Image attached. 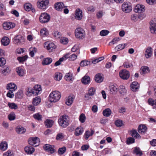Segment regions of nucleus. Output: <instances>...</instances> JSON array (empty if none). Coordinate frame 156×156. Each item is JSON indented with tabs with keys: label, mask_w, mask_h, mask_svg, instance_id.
<instances>
[{
	"label": "nucleus",
	"mask_w": 156,
	"mask_h": 156,
	"mask_svg": "<svg viewBox=\"0 0 156 156\" xmlns=\"http://www.w3.org/2000/svg\"><path fill=\"white\" fill-rule=\"evenodd\" d=\"M61 97V93L58 91L51 92L49 97V100L51 102H56L58 101Z\"/></svg>",
	"instance_id": "1"
},
{
	"label": "nucleus",
	"mask_w": 156,
	"mask_h": 156,
	"mask_svg": "<svg viewBox=\"0 0 156 156\" xmlns=\"http://www.w3.org/2000/svg\"><path fill=\"white\" fill-rule=\"evenodd\" d=\"M67 115H63L61 116L58 119V122L60 126L65 128L68 125V121Z\"/></svg>",
	"instance_id": "2"
},
{
	"label": "nucleus",
	"mask_w": 156,
	"mask_h": 156,
	"mask_svg": "<svg viewBox=\"0 0 156 156\" xmlns=\"http://www.w3.org/2000/svg\"><path fill=\"white\" fill-rule=\"evenodd\" d=\"M76 37L79 39H83L85 37V33L84 30L81 28H76L75 31Z\"/></svg>",
	"instance_id": "3"
},
{
	"label": "nucleus",
	"mask_w": 156,
	"mask_h": 156,
	"mask_svg": "<svg viewBox=\"0 0 156 156\" xmlns=\"http://www.w3.org/2000/svg\"><path fill=\"white\" fill-rule=\"evenodd\" d=\"M132 7L129 2H124L122 5V10L126 13H129L132 10Z\"/></svg>",
	"instance_id": "4"
},
{
	"label": "nucleus",
	"mask_w": 156,
	"mask_h": 156,
	"mask_svg": "<svg viewBox=\"0 0 156 156\" xmlns=\"http://www.w3.org/2000/svg\"><path fill=\"white\" fill-rule=\"evenodd\" d=\"M48 0H38L37 5L39 9H45L48 7Z\"/></svg>",
	"instance_id": "5"
},
{
	"label": "nucleus",
	"mask_w": 156,
	"mask_h": 156,
	"mask_svg": "<svg viewBox=\"0 0 156 156\" xmlns=\"http://www.w3.org/2000/svg\"><path fill=\"white\" fill-rule=\"evenodd\" d=\"M44 46L49 52L55 51L56 48V46L54 43L48 41L44 43Z\"/></svg>",
	"instance_id": "6"
},
{
	"label": "nucleus",
	"mask_w": 156,
	"mask_h": 156,
	"mask_svg": "<svg viewBox=\"0 0 156 156\" xmlns=\"http://www.w3.org/2000/svg\"><path fill=\"white\" fill-rule=\"evenodd\" d=\"M50 18V16L47 13H42L39 17V21L42 23H47L49 22Z\"/></svg>",
	"instance_id": "7"
},
{
	"label": "nucleus",
	"mask_w": 156,
	"mask_h": 156,
	"mask_svg": "<svg viewBox=\"0 0 156 156\" xmlns=\"http://www.w3.org/2000/svg\"><path fill=\"white\" fill-rule=\"evenodd\" d=\"M13 41L14 44L20 45L24 43V39L22 35H19L14 37Z\"/></svg>",
	"instance_id": "8"
},
{
	"label": "nucleus",
	"mask_w": 156,
	"mask_h": 156,
	"mask_svg": "<svg viewBox=\"0 0 156 156\" xmlns=\"http://www.w3.org/2000/svg\"><path fill=\"white\" fill-rule=\"evenodd\" d=\"M28 141L29 144L35 147L39 145L40 143L39 139L37 137L30 138H29Z\"/></svg>",
	"instance_id": "9"
},
{
	"label": "nucleus",
	"mask_w": 156,
	"mask_h": 156,
	"mask_svg": "<svg viewBox=\"0 0 156 156\" xmlns=\"http://www.w3.org/2000/svg\"><path fill=\"white\" fill-rule=\"evenodd\" d=\"M16 26L15 23L9 22H5L2 24L3 28L5 30H9L14 28Z\"/></svg>",
	"instance_id": "10"
},
{
	"label": "nucleus",
	"mask_w": 156,
	"mask_h": 156,
	"mask_svg": "<svg viewBox=\"0 0 156 156\" xmlns=\"http://www.w3.org/2000/svg\"><path fill=\"white\" fill-rule=\"evenodd\" d=\"M119 75L120 77L124 80H127L130 76L129 72L126 69L121 70L119 72Z\"/></svg>",
	"instance_id": "11"
},
{
	"label": "nucleus",
	"mask_w": 156,
	"mask_h": 156,
	"mask_svg": "<svg viewBox=\"0 0 156 156\" xmlns=\"http://www.w3.org/2000/svg\"><path fill=\"white\" fill-rule=\"evenodd\" d=\"M44 150L50 154H53L55 152L54 146L49 144H46L43 146Z\"/></svg>",
	"instance_id": "12"
},
{
	"label": "nucleus",
	"mask_w": 156,
	"mask_h": 156,
	"mask_svg": "<svg viewBox=\"0 0 156 156\" xmlns=\"http://www.w3.org/2000/svg\"><path fill=\"white\" fill-rule=\"evenodd\" d=\"M145 6L142 5L138 4L134 7V10L136 13H140L144 12L145 10Z\"/></svg>",
	"instance_id": "13"
},
{
	"label": "nucleus",
	"mask_w": 156,
	"mask_h": 156,
	"mask_svg": "<svg viewBox=\"0 0 156 156\" xmlns=\"http://www.w3.org/2000/svg\"><path fill=\"white\" fill-rule=\"evenodd\" d=\"M82 11L79 8L77 9L75 11V18L78 20H81L83 18Z\"/></svg>",
	"instance_id": "14"
},
{
	"label": "nucleus",
	"mask_w": 156,
	"mask_h": 156,
	"mask_svg": "<svg viewBox=\"0 0 156 156\" xmlns=\"http://www.w3.org/2000/svg\"><path fill=\"white\" fill-rule=\"evenodd\" d=\"M68 58V54H66L64 55L62 58H59V60L56 61L54 64V66H57L60 65L62 62H63L66 60Z\"/></svg>",
	"instance_id": "15"
},
{
	"label": "nucleus",
	"mask_w": 156,
	"mask_h": 156,
	"mask_svg": "<svg viewBox=\"0 0 156 156\" xmlns=\"http://www.w3.org/2000/svg\"><path fill=\"white\" fill-rule=\"evenodd\" d=\"M150 30L151 33L153 34H156V23L152 20L150 23Z\"/></svg>",
	"instance_id": "16"
},
{
	"label": "nucleus",
	"mask_w": 156,
	"mask_h": 156,
	"mask_svg": "<svg viewBox=\"0 0 156 156\" xmlns=\"http://www.w3.org/2000/svg\"><path fill=\"white\" fill-rule=\"evenodd\" d=\"M6 89L10 91H14L17 89V86L14 83H10L7 85Z\"/></svg>",
	"instance_id": "17"
},
{
	"label": "nucleus",
	"mask_w": 156,
	"mask_h": 156,
	"mask_svg": "<svg viewBox=\"0 0 156 156\" xmlns=\"http://www.w3.org/2000/svg\"><path fill=\"white\" fill-rule=\"evenodd\" d=\"M130 87L131 90L133 91H136L137 90L139 87V84L137 82L134 81L131 84Z\"/></svg>",
	"instance_id": "18"
},
{
	"label": "nucleus",
	"mask_w": 156,
	"mask_h": 156,
	"mask_svg": "<svg viewBox=\"0 0 156 156\" xmlns=\"http://www.w3.org/2000/svg\"><path fill=\"white\" fill-rule=\"evenodd\" d=\"M16 71L18 75L20 76H24L25 74L24 69L22 67H20L17 68Z\"/></svg>",
	"instance_id": "19"
},
{
	"label": "nucleus",
	"mask_w": 156,
	"mask_h": 156,
	"mask_svg": "<svg viewBox=\"0 0 156 156\" xmlns=\"http://www.w3.org/2000/svg\"><path fill=\"white\" fill-rule=\"evenodd\" d=\"M66 7L64 5L63 3L58 2L56 3L55 5V9L58 11H61L62 8Z\"/></svg>",
	"instance_id": "20"
},
{
	"label": "nucleus",
	"mask_w": 156,
	"mask_h": 156,
	"mask_svg": "<svg viewBox=\"0 0 156 156\" xmlns=\"http://www.w3.org/2000/svg\"><path fill=\"white\" fill-rule=\"evenodd\" d=\"M103 75L100 73L97 74L95 77V80L97 83H101L103 80Z\"/></svg>",
	"instance_id": "21"
},
{
	"label": "nucleus",
	"mask_w": 156,
	"mask_h": 156,
	"mask_svg": "<svg viewBox=\"0 0 156 156\" xmlns=\"http://www.w3.org/2000/svg\"><path fill=\"white\" fill-rule=\"evenodd\" d=\"M110 93L112 94H116L118 90L117 86L116 85H112L109 87Z\"/></svg>",
	"instance_id": "22"
},
{
	"label": "nucleus",
	"mask_w": 156,
	"mask_h": 156,
	"mask_svg": "<svg viewBox=\"0 0 156 156\" xmlns=\"http://www.w3.org/2000/svg\"><path fill=\"white\" fill-rule=\"evenodd\" d=\"M150 71V70L148 67L144 66L141 68L140 73L142 75H144L149 73Z\"/></svg>",
	"instance_id": "23"
},
{
	"label": "nucleus",
	"mask_w": 156,
	"mask_h": 156,
	"mask_svg": "<svg viewBox=\"0 0 156 156\" xmlns=\"http://www.w3.org/2000/svg\"><path fill=\"white\" fill-rule=\"evenodd\" d=\"M82 83L84 84H88L90 82V78L88 76L85 75L81 79Z\"/></svg>",
	"instance_id": "24"
},
{
	"label": "nucleus",
	"mask_w": 156,
	"mask_h": 156,
	"mask_svg": "<svg viewBox=\"0 0 156 156\" xmlns=\"http://www.w3.org/2000/svg\"><path fill=\"white\" fill-rule=\"evenodd\" d=\"M83 132V129L82 127H78L76 129L74 134L76 136H79L81 135Z\"/></svg>",
	"instance_id": "25"
},
{
	"label": "nucleus",
	"mask_w": 156,
	"mask_h": 156,
	"mask_svg": "<svg viewBox=\"0 0 156 156\" xmlns=\"http://www.w3.org/2000/svg\"><path fill=\"white\" fill-rule=\"evenodd\" d=\"M138 131L140 133H144L147 130V127L144 125H140L138 127Z\"/></svg>",
	"instance_id": "26"
},
{
	"label": "nucleus",
	"mask_w": 156,
	"mask_h": 156,
	"mask_svg": "<svg viewBox=\"0 0 156 156\" xmlns=\"http://www.w3.org/2000/svg\"><path fill=\"white\" fill-rule=\"evenodd\" d=\"M7 143L5 141H2L0 143V149L3 151H5L8 148Z\"/></svg>",
	"instance_id": "27"
},
{
	"label": "nucleus",
	"mask_w": 156,
	"mask_h": 156,
	"mask_svg": "<svg viewBox=\"0 0 156 156\" xmlns=\"http://www.w3.org/2000/svg\"><path fill=\"white\" fill-rule=\"evenodd\" d=\"M52 60L50 58H44L42 61V63L43 65H49L51 63Z\"/></svg>",
	"instance_id": "28"
},
{
	"label": "nucleus",
	"mask_w": 156,
	"mask_h": 156,
	"mask_svg": "<svg viewBox=\"0 0 156 156\" xmlns=\"http://www.w3.org/2000/svg\"><path fill=\"white\" fill-rule=\"evenodd\" d=\"M9 38L7 37H3L2 39L1 43L4 46H7L9 43Z\"/></svg>",
	"instance_id": "29"
},
{
	"label": "nucleus",
	"mask_w": 156,
	"mask_h": 156,
	"mask_svg": "<svg viewBox=\"0 0 156 156\" xmlns=\"http://www.w3.org/2000/svg\"><path fill=\"white\" fill-rule=\"evenodd\" d=\"M33 89L35 94V95H37L40 94V92L42 90L41 86L38 85L35 86Z\"/></svg>",
	"instance_id": "30"
},
{
	"label": "nucleus",
	"mask_w": 156,
	"mask_h": 156,
	"mask_svg": "<svg viewBox=\"0 0 156 156\" xmlns=\"http://www.w3.org/2000/svg\"><path fill=\"white\" fill-rule=\"evenodd\" d=\"M25 151L27 153L31 154L34 152V149L32 146H28L25 148Z\"/></svg>",
	"instance_id": "31"
},
{
	"label": "nucleus",
	"mask_w": 156,
	"mask_h": 156,
	"mask_svg": "<svg viewBox=\"0 0 156 156\" xmlns=\"http://www.w3.org/2000/svg\"><path fill=\"white\" fill-rule=\"evenodd\" d=\"M148 104L152 106L154 108H156V99L154 100L151 98H149L148 100Z\"/></svg>",
	"instance_id": "32"
},
{
	"label": "nucleus",
	"mask_w": 156,
	"mask_h": 156,
	"mask_svg": "<svg viewBox=\"0 0 156 156\" xmlns=\"http://www.w3.org/2000/svg\"><path fill=\"white\" fill-rule=\"evenodd\" d=\"M152 54V49L151 48H148L146 50L145 55L146 58H148L150 57Z\"/></svg>",
	"instance_id": "33"
},
{
	"label": "nucleus",
	"mask_w": 156,
	"mask_h": 156,
	"mask_svg": "<svg viewBox=\"0 0 156 156\" xmlns=\"http://www.w3.org/2000/svg\"><path fill=\"white\" fill-rule=\"evenodd\" d=\"M16 131L17 133L22 134L25 132L26 129L23 127L18 126L16 128Z\"/></svg>",
	"instance_id": "34"
},
{
	"label": "nucleus",
	"mask_w": 156,
	"mask_h": 156,
	"mask_svg": "<svg viewBox=\"0 0 156 156\" xmlns=\"http://www.w3.org/2000/svg\"><path fill=\"white\" fill-rule=\"evenodd\" d=\"M112 114V111L109 108H107L104 110L103 111V115L105 117L109 116Z\"/></svg>",
	"instance_id": "35"
},
{
	"label": "nucleus",
	"mask_w": 156,
	"mask_h": 156,
	"mask_svg": "<svg viewBox=\"0 0 156 156\" xmlns=\"http://www.w3.org/2000/svg\"><path fill=\"white\" fill-rule=\"evenodd\" d=\"M54 123V121L50 119H47L44 122V124L47 128H51Z\"/></svg>",
	"instance_id": "36"
},
{
	"label": "nucleus",
	"mask_w": 156,
	"mask_h": 156,
	"mask_svg": "<svg viewBox=\"0 0 156 156\" xmlns=\"http://www.w3.org/2000/svg\"><path fill=\"white\" fill-rule=\"evenodd\" d=\"M90 130V132L89 130H87L85 133L84 135L85 136V139L86 140L88 139L89 137L90 136H92L94 133V131L93 129H91Z\"/></svg>",
	"instance_id": "37"
},
{
	"label": "nucleus",
	"mask_w": 156,
	"mask_h": 156,
	"mask_svg": "<svg viewBox=\"0 0 156 156\" xmlns=\"http://www.w3.org/2000/svg\"><path fill=\"white\" fill-rule=\"evenodd\" d=\"M62 78V74L59 72L56 73L55 74L54 79L57 81H59L61 80Z\"/></svg>",
	"instance_id": "38"
},
{
	"label": "nucleus",
	"mask_w": 156,
	"mask_h": 156,
	"mask_svg": "<svg viewBox=\"0 0 156 156\" xmlns=\"http://www.w3.org/2000/svg\"><path fill=\"white\" fill-rule=\"evenodd\" d=\"M40 34L41 36L44 37L47 36L48 34V30L46 28H44L41 30Z\"/></svg>",
	"instance_id": "39"
},
{
	"label": "nucleus",
	"mask_w": 156,
	"mask_h": 156,
	"mask_svg": "<svg viewBox=\"0 0 156 156\" xmlns=\"http://www.w3.org/2000/svg\"><path fill=\"white\" fill-rule=\"evenodd\" d=\"M26 94L28 96H30L32 94L35 95V94L33 89L28 88L26 90Z\"/></svg>",
	"instance_id": "40"
},
{
	"label": "nucleus",
	"mask_w": 156,
	"mask_h": 156,
	"mask_svg": "<svg viewBox=\"0 0 156 156\" xmlns=\"http://www.w3.org/2000/svg\"><path fill=\"white\" fill-rule=\"evenodd\" d=\"M8 105L9 108L11 109L16 110L18 108L17 105L14 103L9 102Z\"/></svg>",
	"instance_id": "41"
},
{
	"label": "nucleus",
	"mask_w": 156,
	"mask_h": 156,
	"mask_svg": "<svg viewBox=\"0 0 156 156\" xmlns=\"http://www.w3.org/2000/svg\"><path fill=\"white\" fill-rule=\"evenodd\" d=\"M65 137L64 134L61 133H58L56 137V140H57L62 141Z\"/></svg>",
	"instance_id": "42"
},
{
	"label": "nucleus",
	"mask_w": 156,
	"mask_h": 156,
	"mask_svg": "<svg viewBox=\"0 0 156 156\" xmlns=\"http://www.w3.org/2000/svg\"><path fill=\"white\" fill-rule=\"evenodd\" d=\"M126 45L125 44H119L115 47V49L117 51L122 50L123 49Z\"/></svg>",
	"instance_id": "43"
},
{
	"label": "nucleus",
	"mask_w": 156,
	"mask_h": 156,
	"mask_svg": "<svg viewBox=\"0 0 156 156\" xmlns=\"http://www.w3.org/2000/svg\"><path fill=\"white\" fill-rule=\"evenodd\" d=\"M91 62L90 61L86 60H83L80 63V65L81 66H85L88 65H90Z\"/></svg>",
	"instance_id": "44"
},
{
	"label": "nucleus",
	"mask_w": 156,
	"mask_h": 156,
	"mask_svg": "<svg viewBox=\"0 0 156 156\" xmlns=\"http://www.w3.org/2000/svg\"><path fill=\"white\" fill-rule=\"evenodd\" d=\"M37 51V49L35 47H31L29 49L30 55L32 57L34 55V53L36 52Z\"/></svg>",
	"instance_id": "45"
},
{
	"label": "nucleus",
	"mask_w": 156,
	"mask_h": 156,
	"mask_svg": "<svg viewBox=\"0 0 156 156\" xmlns=\"http://www.w3.org/2000/svg\"><path fill=\"white\" fill-rule=\"evenodd\" d=\"M41 102V99L39 97H37L33 99V104L34 105H38Z\"/></svg>",
	"instance_id": "46"
},
{
	"label": "nucleus",
	"mask_w": 156,
	"mask_h": 156,
	"mask_svg": "<svg viewBox=\"0 0 156 156\" xmlns=\"http://www.w3.org/2000/svg\"><path fill=\"white\" fill-rule=\"evenodd\" d=\"M23 95L22 91L20 90L18 91L15 94V98L17 99H20L22 98Z\"/></svg>",
	"instance_id": "47"
},
{
	"label": "nucleus",
	"mask_w": 156,
	"mask_h": 156,
	"mask_svg": "<svg viewBox=\"0 0 156 156\" xmlns=\"http://www.w3.org/2000/svg\"><path fill=\"white\" fill-rule=\"evenodd\" d=\"M32 6L30 3H27L24 5V7L26 11H29L32 9Z\"/></svg>",
	"instance_id": "48"
},
{
	"label": "nucleus",
	"mask_w": 156,
	"mask_h": 156,
	"mask_svg": "<svg viewBox=\"0 0 156 156\" xmlns=\"http://www.w3.org/2000/svg\"><path fill=\"white\" fill-rule=\"evenodd\" d=\"M66 150V148L65 147L60 148L58 150V153L59 155H62L65 152Z\"/></svg>",
	"instance_id": "49"
},
{
	"label": "nucleus",
	"mask_w": 156,
	"mask_h": 156,
	"mask_svg": "<svg viewBox=\"0 0 156 156\" xmlns=\"http://www.w3.org/2000/svg\"><path fill=\"white\" fill-rule=\"evenodd\" d=\"M131 136L136 138H139L140 136L136 130H132L131 131Z\"/></svg>",
	"instance_id": "50"
},
{
	"label": "nucleus",
	"mask_w": 156,
	"mask_h": 156,
	"mask_svg": "<svg viewBox=\"0 0 156 156\" xmlns=\"http://www.w3.org/2000/svg\"><path fill=\"white\" fill-rule=\"evenodd\" d=\"M75 98V96L73 94H70L69 96V105L73 104Z\"/></svg>",
	"instance_id": "51"
},
{
	"label": "nucleus",
	"mask_w": 156,
	"mask_h": 156,
	"mask_svg": "<svg viewBox=\"0 0 156 156\" xmlns=\"http://www.w3.org/2000/svg\"><path fill=\"white\" fill-rule=\"evenodd\" d=\"M8 118L10 121L16 119V115L14 112L11 113L8 115Z\"/></svg>",
	"instance_id": "52"
},
{
	"label": "nucleus",
	"mask_w": 156,
	"mask_h": 156,
	"mask_svg": "<svg viewBox=\"0 0 156 156\" xmlns=\"http://www.w3.org/2000/svg\"><path fill=\"white\" fill-rule=\"evenodd\" d=\"M119 92L121 94L124 95L126 92V90L125 86H120Z\"/></svg>",
	"instance_id": "53"
},
{
	"label": "nucleus",
	"mask_w": 156,
	"mask_h": 156,
	"mask_svg": "<svg viewBox=\"0 0 156 156\" xmlns=\"http://www.w3.org/2000/svg\"><path fill=\"white\" fill-rule=\"evenodd\" d=\"M134 152L136 155L140 156H141L142 154V152L139 147H135L134 149Z\"/></svg>",
	"instance_id": "54"
},
{
	"label": "nucleus",
	"mask_w": 156,
	"mask_h": 156,
	"mask_svg": "<svg viewBox=\"0 0 156 156\" xmlns=\"http://www.w3.org/2000/svg\"><path fill=\"white\" fill-rule=\"evenodd\" d=\"M28 56L25 55L22 57H19L17 58V60L20 62H22L27 60Z\"/></svg>",
	"instance_id": "55"
},
{
	"label": "nucleus",
	"mask_w": 156,
	"mask_h": 156,
	"mask_svg": "<svg viewBox=\"0 0 156 156\" xmlns=\"http://www.w3.org/2000/svg\"><path fill=\"white\" fill-rule=\"evenodd\" d=\"M61 43L63 44H66L68 42V39L65 37H62L60 39Z\"/></svg>",
	"instance_id": "56"
},
{
	"label": "nucleus",
	"mask_w": 156,
	"mask_h": 156,
	"mask_svg": "<svg viewBox=\"0 0 156 156\" xmlns=\"http://www.w3.org/2000/svg\"><path fill=\"white\" fill-rule=\"evenodd\" d=\"M96 90L95 88L90 87L88 90V93L91 96L93 95L95 93Z\"/></svg>",
	"instance_id": "57"
},
{
	"label": "nucleus",
	"mask_w": 156,
	"mask_h": 156,
	"mask_svg": "<svg viewBox=\"0 0 156 156\" xmlns=\"http://www.w3.org/2000/svg\"><path fill=\"white\" fill-rule=\"evenodd\" d=\"M109 33V31L104 30L101 31L100 32V35L102 36H105L107 35Z\"/></svg>",
	"instance_id": "58"
},
{
	"label": "nucleus",
	"mask_w": 156,
	"mask_h": 156,
	"mask_svg": "<svg viewBox=\"0 0 156 156\" xmlns=\"http://www.w3.org/2000/svg\"><path fill=\"white\" fill-rule=\"evenodd\" d=\"M134 139L131 137L128 138L126 140V143L127 144H130L134 142Z\"/></svg>",
	"instance_id": "59"
},
{
	"label": "nucleus",
	"mask_w": 156,
	"mask_h": 156,
	"mask_svg": "<svg viewBox=\"0 0 156 156\" xmlns=\"http://www.w3.org/2000/svg\"><path fill=\"white\" fill-rule=\"evenodd\" d=\"M86 119V117L85 115L83 113L81 114L79 117V120L81 123L85 122Z\"/></svg>",
	"instance_id": "60"
},
{
	"label": "nucleus",
	"mask_w": 156,
	"mask_h": 156,
	"mask_svg": "<svg viewBox=\"0 0 156 156\" xmlns=\"http://www.w3.org/2000/svg\"><path fill=\"white\" fill-rule=\"evenodd\" d=\"M9 72V68L7 67L1 70V73L4 75H6Z\"/></svg>",
	"instance_id": "61"
},
{
	"label": "nucleus",
	"mask_w": 156,
	"mask_h": 156,
	"mask_svg": "<svg viewBox=\"0 0 156 156\" xmlns=\"http://www.w3.org/2000/svg\"><path fill=\"white\" fill-rule=\"evenodd\" d=\"M137 15L136 14H132L131 16V19L133 21L136 22L138 20Z\"/></svg>",
	"instance_id": "62"
},
{
	"label": "nucleus",
	"mask_w": 156,
	"mask_h": 156,
	"mask_svg": "<svg viewBox=\"0 0 156 156\" xmlns=\"http://www.w3.org/2000/svg\"><path fill=\"white\" fill-rule=\"evenodd\" d=\"M6 63L5 59L3 57L0 58V67L4 66Z\"/></svg>",
	"instance_id": "63"
},
{
	"label": "nucleus",
	"mask_w": 156,
	"mask_h": 156,
	"mask_svg": "<svg viewBox=\"0 0 156 156\" xmlns=\"http://www.w3.org/2000/svg\"><path fill=\"white\" fill-rule=\"evenodd\" d=\"M33 116L35 119L38 121H41L42 120V116L39 113L34 114Z\"/></svg>",
	"instance_id": "64"
}]
</instances>
